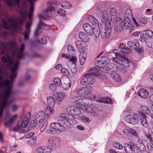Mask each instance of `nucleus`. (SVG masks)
I'll use <instances>...</instances> for the list:
<instances>
[{
    "label": "nucleus",
    "mask_w": 153,
    "mask_h": 153,
    "mask_svg": "<svg viewBox=\"0 0 153 153\" xmlns=\"http://www.w3.org/2000/svg\"><path fill=\"white\" fill-rule=\"evenodd\" d=\"M69 114L62 113L60 115L61 119L58 120L57 122H53L51 124L50 128L47 131V132L51 134H59L68 128L70 122L67 120L69 118Z\"/></svg>",
    "instance_id": "obj_1"
},
{
    "label": "nucleus",
    "mask_w": 153,
    "mask_h": 153,
    "mask_svg": "<svg viewBox=\"0 0 153 153\" xmlns=\"http://www.w3.org/2000/svg\"><path fill=\"white\" fill-rule=\"evenodd\" d=\"M102 19L105 20L102 29L101 30V35L102 39H108L111 36L112 25L109 19V15L106 10L102 12Z\"/></svg>",
    "instance_id": "obj_2"
},
{
    "label": "nucleus",
    "mask_w": 153,
    "mask_h": 153,
    "mask_svg": "<svg viewBox=\"0 0 153 153\" xmlns=\"http://www.w3.org/2000/svg\"><path fill=\"white\" fill-rule=\"evenodd\" d=\"M8 21L12 26V28L14 31H17L18 30H21V27L24 22V19L23 18H20L19 22L17 23L12 18H9L7 19Z\"/></svg>",
    "instance_id": "obj_3"
},
{
    "label": "nucleus",
    "mask_w": 153,
    "mask_h": 153,
    "mask_svg": "<svg viewBox=\"0 0 153 153\" xmlns=\"http://www.w3.org/2000/svg\"><path fill=\"white\" fill-rule=\"evenodd\" d=\"M138 118V114L134 113L126 115L125 117V120L127 123L136 125L139 123Z\"/></svg>",
    "instance_id": "obj_4"
},
{
    "label": "nucleus",
    "mask_w": 153,
    "mask_h": 153,
    "mask_svg": "<svg viewBox=\"0 0 153 153\" xmlns=\"http://www.w3.org/2000/svg\"><path fill=\"white\" fill-rule=\"evenodd\" d=\"M113 61L115 63L122 65L124 68H127L129 66L128 60L122 57H114L112 58Z\"/></svg>",
    "instance_id": "obj_5"
},
{
    "label": "nucleus",
    "mask_w": 153,
    "mask_h": 153,
    "mask_svg": "<svg viewBox=\"0 0 153 153\" xmlns=\"http://www.w3.org/2000/svg\"><path fill=\"white\" fill-rule=\"evenodd\" d=\"M95 65L103 73H107L108 72L109 68L108 67V65L104 64L102 62L100 61H96L95 63Z\"/></svg>",
    "instance_id": "obj_6"
},
{
    "label": "nucleus",
    "mask_w": 153,
    "mask_h": 153,
    "mask_svg": "<svg viewBox=\"0 0 153 153\" xmlns=\"http://www.w3.org/2000/svg\"><path fill=\"white\" fill-rule=\"evenodd\" d=\"M45 117V114L43 111L39 112L36 115L34 120L38 124H41L43 122Z\"/></svg>",
    "instance_id": "obj_7"
},
{
    "label": "nucleus",
    "mask_w": 153,
    "mask_h": 153,
    "mask_svg": "<svg viewBox=\"0 0 153 153\" xmlns=\"http://www.w3.org/2000/svg\"><path fill=\"white\" fill-rule=\"evenodd\" d=\"M59 140L57 137H51L48 140V146L52 148L55 147L59 145Z\"/></svg>",
    "instance_id": "obj_8"
},
{
    "label": "nucleus",
    "mask_w": 153,
    "mask_h": 153,
    "mask_svg": "<svg viewBox=\"0 0 153 153\" xmlns=\"http://www.w3.org/2000/svg\"><path fill=\"white\" fill-rule=\"evenodd\" d=\"M133 146L135 148L136 147L141 151H144L146 149L145 145L143 143L142 140L141 138H139L136 144H133Z\"/></svg>",
    "instance_id": "obj_9"
},
{
    "label": "nucleus",
    "mask_w": 153,
    "mask_h": 153,
    "mask_svg": "<svg viewBox=\"0 0 153 153\" xmlns=\"http://www.w3.org/2000/svg\"><path fill=\"white\" fill-rule=\"evenodd\" d=\"M92 91V88L91 86H87L79 89L78 92V94L80 96L83 94L87 95L90 94Z\"/></svg>",
    "instance_id": "obj_10"
},
{
    "label": "nucleus",
    "mask_w": 153,
    "mask_h": 153,
    "mask_svg": "<svg viewBox=\"0 0 153 153\" xmlns=\"http://www.w3.org/2000/svg\"><path fill=\"white\" fill-rule=\"evenodd\" d=\"M39 16L40 18L39 21H41L42 23V24H41V26L42 27L41 28L43 29L50 30L51 27L50 26L47 24H44L42 20V19H43L45 20H47V18H48V16L47 14H46L45 16L42 14H39Z\"/></svg>",
    "instance_id": "obj_11"
},
{
    "label": "nucleus",
    "mask_w": 153,
    "mask_h": 153,
    "mask_svg": "<svg viewBox=\"0 0 153 153\" xmlns=\"http://www.w3.org/2000/svg\"><path fill=\"white\" fill-rule=\"evenodd\" d=\"M75 44L77 48V50L81 53L84 52L85 47L84 43L80 41H77L75 42Z\"/></svg>",
    "instance_id": "obj_12"
},
{
    "label": "nucleus",
    "mask_w": 153,
    "mask_h": 153,
    "mask_svg": "<svg viewBox=\"0 0 153 153\" xmlns=\"http://www.w3.org/2000/svg\"><path fill=\"white\" fill-rule=\"evenodd\" d=\"M61 85L64 90H68L71 86V82L69 78L62 79Z\"/></svg>",
    "instance_id": "obj_13"
},
{
    "label": "nucleus",
    "mask_w": 153,
    "mask_h": 153,
    "mask_svg": "<svg viewBox=\"0 0 153 153\" xmlns=\"http://www.w3.org/2000/svg\"><path fill=\"white\" fill-rule=\"evenodd\" d=\"M83 27L84 30L89 35L92 36L93 34L94 31H93L94 27H92L89 24H84L83 25Z\"/></svg>",
    "instance_id": "obj_14"
},
{
    "label": "nucleus",
    "mask_w": 153,
    "mask_h": 153,
    "mask_svg": "<svg viewBox=\"0 0 153 153\" xmlns=\"http://www.w3.org/2000/svg\"><path fill=\"white\" fill-rule=\"evenodd\" d=\"M117 20H119L116 22L114 26V29L117 31H120L123 30V25L122 20L120 18H117Z\"/></svg>",
    "instance_id": "obj_15"
},
{
    "label": "nucleus",
    "mask_w": 153,
    "mask_h": 153,
    "mask_svg": "<svg viewBox=\"0 0 153 153\" xmlns=\"http://www.w3.org/2000/svg\"><path fill=\"white\" fill-rule=\"evenodd\" d=\"M6 4L11 8H14L15 6H18L20 0H4Z\"/></svg>",
    "instance_id": "obj_16"
},
{
    "label": "nucleus",
    "mask_w": 153,
    "mask_h": 153,
    "mask_svg": "<svg viewBox=\"0 0 153 153\" xmlns=\"http://www.w3.org/2000/svg\"><path fill=\"white\" fill-rule=\"evenodd\" d=\"M133 147L130 144L125 143L124 145V149L126 153H135V150Z\"/></svg>",
    "instance_id": "obj_17"
},
{
    "label": "nucleus",
    "mask_w": 153,
    "mask_h": 153,
    "mask_svg": "<svg viewBox=\"0 0 153 153\" xmlns=\"http://www.w3.org/2000/svg\"><path fill=\"white\" fill-rule=\"evenodd\" d=\"M88 19L92 24L94 27H98L99 24L98 21L94 16L92 15L89 16Z\"/></svg>",
    "instance_id": "obj_18"
},
{
    "label": "nucleus",
    "mask_w": 153,
    "mask_h": 153,
    "mask_svg": "<svg viewBox=\"0 0 153 153\" xmlns=\"http://www.w3.org/2000/svg\"><path fill=\"white\" fill-rule=\"evenodd\" d=\"M123 26L126 29L130 30L132 28L131 26L130 23V18H128V17H125V19H124L123 23Z\"/></svg>",
    "instance_id": "obj_19"
},
{
    "label": "nucleus",
    "mask_w": 153,
    "mask_h": 153,
    "mask_svg": "<svg viewBox=\"0 0 153 153\" xmlns=\"http://www.w3.org/2000/svg\"><path fill=\"white\" fill-rule=\"evenodd\" d=\"M42 23L41 21H39L38 26L36 30L34 33V36L35 37H37L41 35V33H42V31L41 30V24Z\"/></svg>",
    "instance_id": "obj_20"
},
{
    "label": "nucleus",
    "mask_w": 153,
    "mask_h": 153,
    "mask_svg": "<svg viewBox=\"0 0 153 153\" xmlns=\"http://www.w3.org/2000/svg\"><path fill=\"white\" fill-rule=\"evenodd\" d=\"M86 99H85L80 98L77 100L75 102L76 103L79 105L80 107L82 106V108H83L84 106L87 105L86 103Z\"/></svg>",
    "instance_id": "obj_21"
},
{
    "label": "nucleus",
    "mask_w": 153,
    "mask_h": 153,
    "mask_svg": "<svg viewBox=\"0 0 153 153\" xmlns=\"http://www.w3.org/2000/svg\"><path fill=\"white\" fill-rule=\"evenodd\" d=\"M79 38L82 41L87 42L89 40V38L88 35L85 32H81L79 34Z\"/></svg>",
    "instance_id": "obj_22"
},
{
    "label": "nucleus",
    "mask_w": 153,
    "mask_h": 153,
    "mask_svg": "<svg viewBox=\"0 0 153 153\" xmlns=\"http://www.w3.org/2000/svg\"><path fill=\"white\" fill-rule=\"evenodd\" d=\"M98 69L95 67L90 68L88 71V74L91 75L98 76L99 74L98 73Z\"/></svg>",
    "instance_id": "obj_23"
},
{
    "label": "nucleus",
    "mask_w": 153,
    "mask_h": 153,
    "mask_svg": "<svg viewBox=\"0 0 153 153\" xmlns=\"http://www.w3.org/2000/svg\"><path fill=\"white\" fill-rule=\"evenodd\" d=\"M31 114L30 112H28L25 115L23 120L22 121L24 124L25 126H27V124L30 120Z\"/></svg>",
    "instance_id": "obj_24"
},
{
    "label": "nucleus",
    "mask_w": 153,
    "mask_h": 153,
    "mask_svg": "<svg viewBox=\"0 0 153 153\" xmlns=\"http://www.w3.org/2000/svg\"><path fill=\"white\" fill-rule=\"evenodd\" d=\"M18 117V115L16 114L14 115L9 120V121L6 122L5 125L6 126H10L13 124L15 120H16Z\"/></svg>",
    "instance_id": "obj_25"
},
{
    "label": "nucleus",
    "mask_w": 153,
    "mask_h": 153,
    "mask_svg": "<svg viewBox=\"0 0 153 153\" xmlns=\"http://www.w3.org/2000/svg\"><path fill=\"white\" fill-rule=\"evenodd\" d=\"M18 117V115L16 114L14 115L9 120V121L6 122L5 125L6 126H10L13 124L15 120H16Z\"/></svg>",
    "instance_id": "obj_26"
},
{
    "label": "nucleus",
    "mask_w": 153,
    "mask_h": 153,
    "mask_svg": "<svg viewBox=\"0 0 153 153\" xmlns=\"http://www.w3.org/2000/svg\"><path fill=\"white\" fill-rule=\"evenodd\" d=\"M67 94L62 92H58L56 93V100L59 102H61L66 96Z\"/></svg>",
    "instance_id": "obj_27"
},
{
    "label": "nucleus",
    "mask_w": 153,
    "mask_h": 153,
    "mask_svg": "<svg viewBox=\"0 0 153 153\" xmlns=\"http://www.w3.org/2000/svg\"><path fill=\"white\" fill-rule=\"evenodd\" d=\"M83 108L86 112L91 113L92 116L96 115V113L94 111V109L86 105L84 106Z\"/></svg>",
    "instance_id": "obj_28"
},
{
    "label": "nucleus",
    "mask_w": 153,
    "mask_h": 153,
    "mask_svg": "<svg viewBox=\"0 0 153 153\" xmlns=\"http://www.w3.org/2000/svg\"><path fill=\"white\" fill-rule=\"evenodd\" d=\"M86 76L87 80H88V85H91L93 84L95 81V79L92 76L88 73L86 74Z\"/></svg>",
    "instance_id": "obj_29"
},
{
    "label": "nucleus",
    "mask_w": 153,
    "mask_h": 153,
    "mask_svg": "<svg viewBox=\"0 0 153 153\" xmlns=\"http://www.w3.org/2000/svg\"><path fill=\"white\" fill-rule=\"evenodd\" d=\"M104 10H106L107 12V13L109 15L108 13H107V11L106 10H104L103 11V12ZM117 12L116 11V10L114 8H112L110 10V17H109V19H110V20L111 21H111L112 19H114V17L115 16Z\"/></svg>",
    "instance_id": "obj_30"
},
{
    "label": "nucleus",
    "mask_w": 153,
    "mask_h": 153,
    "mask_svg": "<svg viewBox=\"0 0 153 153\" xmlns=\"http://www.w3.org/2000/svg\"><path fill=\"white\" fill-rule=\"evenodd\" d=\"M45 111L47 117H50L51 115L53 114L55 112L53 109L49 107H47L45 108Z\"/></svg>",
    "instance_id": "obj_31"
},
{
    "label": "nucleus",
    "mask_w": 153,
    "mask_h": 153,
    "mask_svg": "<svg viewBox=\"0 0 153 153\" xmlns=\"http://www.w3.org/2000/svg\"><path fill=\"white\" fill-rule=\"evenodd\" d=\"M47 102L49 106L53 107L55 104V101L54 99L52 97L49 96L47 97Z\"/></svg>",
    "instance_id": "obj_32"
},
{
    "label": "nucleus",
    "mask_w": 153,
    "mask_h": 153,
    "mask_svg": "<svg viewBox=\"0 0 153 153\" xmlns=\"http://www.w3.org/2000/svg\"><path fill=\"white\" fill-rule=\"evenodd\" d=\"M111 76L113 79L117 82H120L121 81L120 77L118 74L114 72H111Z\"/></svg>",
    "instance_id": "obj_33"
},
{
    "label": "nucleus",
    "mask_w": 153,
    "mask_h": 153,
    "mask_svg": "<svg viewBox=\"0 0 153 153\" xmlns=\"http://www.w3.org/2000/svg\"><path fill=\"white\" fill-rule=\"evenodd\" d=\"M24 123L22 122L21 120H19L17 123L16 125L13 128V130L14 131H18L20 130L22 126L25 127Z\"/></svg>",
    "instance_id": "obj_34"
},
{
    "label": "nucleus",
    "mask_w": 153,
    "mask_h": 153,
    "mask_svg": "<svg viewBox=\"0 0 153 153\" xmlns=\"http://www.w3.org/2000/svg\"><path fill=\"white\" fill-rule=\"evenodd\" d=\"M87 55L86 53H80L79 56V62L81 65H83L85 62Z\"/></svg>",
    "instance_id": "obj_35"
},
{
    "label": "nucleus",
    "mask_w": 153,
    "mask_h": 153,
    "mask_svg": "<svg viewBox=\"0 0 153 153\" xmlns=\"http://www.w3.org/2000/svg\"><path fill=\"white\" fill-rule=\"evenodd\" d=\"M26 1H28L31 4V6L30 7V12L29 13V18L30 19H31L32 16L33 15V11L34 10V6L33 3V1H36V0H26Z\"/></svg>",
    "instance_id": "obj_36"
},
{
    "label": "nucleus",
    "mask_w": 153,
    "mask_h": 153,
    "mask_svg": "<svg viewBox=\"0 0 153 153\" xmlns=\"http://www.w3.org/2000/svg\"><path fill=\"white\" fill-rule=\"evenodd\" d=\"M119 47L120 48L124 49V50H123L120 51V52L123 53H124L125 52L128 53H130L131 52V49L129 48H125V45L123 43H121L119 46Z\"/></svg>",
    "instance_id": "obj_37"
},
{
    "label": "nucleus",
    "mask_w": 153,
    "mask_h": 153,
    "mask_svg": "<svg viewBox=\"0 0 153 153\" xmlns=\"http://www.w3.org/2000/svg\"><path fill=\"white\" fill-rule=\"evenodd\" d=\"M146 43L148 47L153 48V38L148 37L146 39Z\"/></svg>",
    "instance_id": "obj_38"
},
{
    "label": "nucleus",
    "mask_w": 153,
    "mask_h": 153,
    "mask_svg": "<svg viewBox=\"0 0 153 153\" xmlns=\"http://www.w3.org/2000/svg\"><path fill=\"white\" fill-rule=\"evenodd\" d=\"M88 80L87 79L86 74H85L83 77L80 80V83L82 85H88Z\"/></svg>",
    "instance_id": "obj_39"
},
{
    "label": "nucleus",
    "mask_w": 153,
    "mask_h": 153,
    "mask_svg": "<svg viewBox=\"0 0 153 153\" xmlns=\"http://www.w3.org/2000/svg\"><path fill=\"white\" fill-rule=\"evenodd\" d=\"M53 82L56 85L59 86L62 84V80L58 77H56L53 79Z\"/></svg>",
    "instance_id": "obj_40"
},
{
    "label": "nucleus",
    "mask_w": 153,
    "mask_h": 153,
    "mask_svg": "<svg viewBox=\"0 0 153 153\" xmlns=\"http://www.w3.org/2000/svg\"><path fill=\"white\" fill-rule=\"evenodd\" d=\"M73 110L72 115H79L81 114L80 110L79 108L74 106Z\"/></svg>",
    "instance_id": "obj_41"
},
{
    "label": "nucleus",
    "mask_w": 153,
    "mask_h": 153,
    "mask_svg": "<svg viewBox=\"0 0 153 153\" xmlns=\"http://www.w3.org/2000/svg\"><path fill=\"white\" fill-rule=\"evenodd\" d=\"M61 7L64 9H68L71 8L72 5L70 3L65 1L61 4Z\"/></svg>",
    "instance_id": "obj_42"
},
{
    "label": "nucleus",
    "mask_w": 153,
    "mask_h": 153,
    "mask_svg": "<svg viewBox=\"0 0 153 153\" xmlns=\"http://www.w3.org/2000/svg\"><path fill=\"white\" fill-rule=\"evenodd\" d=\"M151 131V128H148V132L149 134H146V136L147 138V139L148 140H149V141L151 143L153 141V137H152V134H151L149 133L150 131Z\"/></svg>",
    "instance_id": "obj_43"
},
{
    "label": "nucleus",
    "mask_w": 153,
    "mask_h": 153,
    "mask_svg": "<svg viewBox=\"0 0 153 153\" xmlns=\"http://www.w3.org/2000/svg\"><path fill=\"white\" fill-rule=\"evenodd\" d=\"M101 60H97V61L102 62V63L106 65H107V64H108L110 62V59L107 56H103V58H101Z\"/></svg>",
    "instance_id": "obj_44"
},
{
    "label": "nucleus",
    "mask_w": 153,
    "mask_h": 153,
    "mask_svg": "<svg viewBox=\"0 0 153 153\" xmlns=\"http://www.w3.org/2000/svg\"><path fill=\"white\" fill-rule=\"evenodd\" d=\"M127 45L130 47H132L133 46H137L139 45L138 42H135L132 41H128L127 42Z\"/></svg>",
    "instance_id": "obj_45"
},
{
    "label": "nucleus",
    "mask_w": 153,
    "mask_h": 153,
    "mask_svg": "<svg viewBox=\"0 0 153 153\" xmlns=\"http://www.w3.org/2000/svg\"><path fill=\"white\" fill-rule=\"evenodd\" d=\"M143 94H142V97L144 98H146L149 94V93L147 90L144 88H142Z\"/></svg>",
    "instance_id": "obj_46"
},
{
    "label": "nucleus",
    "mask_w": 153,
    "mask_h": 153,
    "mask_svg": "<svg viewBox=\"0 0 153 153\" xmlns=\"http://www.w3.org/2000/svg\"><path fill=\"white\" fill-rule=\"evenodd\" d=\"M141 123L144 127L147 128L148 127L149 123L146 118H142L141 119Z\"/></svg>",
    "instance_id": "obj_47"
},
{
    "label": "nucleus",
    "mask_w": 153,
    "mask_h": 153,
    "mask_svg": "<svg viewBox=\"0 0 153 153\" xmlns=\"http://www.w3.org/2000/svg\"><path fill=\"white\" fill-rule=\"evenodd\" d=\"M131 10L129 9H126L124 13L123 19H125V17L130 18L129 17L131 16Z\"/></svg>",
    "instance_id": "obj_48"
},
{
    "label": "nucleus",
    "mask_w": 153,
    "mask_h": 153,
    "mask_svg": "<svg viewBox=\"0 0 153 153\" xmlns=\"http://www.w3.org/2000/svg\"><path fill=\"white\" fill-rule=\"evenodd\" d=\"M69 69L72 73L75 74L77 71V68L75 64L72 65Z\"/></svg>",
    "instance_id": "obj_49"
},
{
    "label": "nucleus",
    "mask_w": 153,
    "mask_h": 153,
    "mask_svg": "<svg viewBox=\"0 0 153 153\" xmlns=\"http://www.w3.org/2000/svg\"><path fill=\"white\" fill-rule=\"evenodd\" d=\"M57 14L59 16H64L66 15L65 11L62 8L59 9L57 12Z\"/></svg>",
    "instance_id": "obj_50"
},
{
    "label": "nucleus",
    "mask_w": 153,
    "mask_h": 153,
    "mask_svg": "<svg viewBox=\"0 0 153 153\" xmlns=\"http://www.w3.org/2000/svg\"><path fill=\"white\" fill-rule=\"evenodd\" d=\"M113 146L116 149L121 150L123 148V146L120 143H115L113 144Z\"/></svg>",
    "instance_id": "obj_51"
},
{
    "label": "nucleus",
    "mask_w": 153,
    "mask_h": 153,
    "mask_svg": "<svg viewBox=\"0 0 153 153\" xmlns=\"http://www.w3.org/2000/svg\"><path fill=\"white\" fill-rule=\"evenodd\" d=\"M52 147L51 146H46L44 147V153H49L52 151Z\"/></svg>",
    "instance_id": "obj_52"
},
{
    "label": "nucleus",
    "mask_w": 153,
    "mask_h": 153,
    "mask_svg": "<svg viewBox=\"0 0 153 153\" xmlns=\"http://www.w3.org/2000/svg\"><path fill=\"white\" fill-rule=\"evenodd\" d=\"M73 106H71L68 107L66 109V111L68 113V114H70V115H71V114L72 115L73 113L72 111H73Z\"/></svg>",
    "instance_id": "obj_53"
},
{
    "label": "nucleus",
    "mask_w": 153,
    "mask_h": 153,
    "mask_svg": "<svg viewBox=\"0 0 153 153\" xmlns=\"http://www.w3.org/2000/svg\"><path fill=\"white\" fill-rule=\"evenodd\" d=\"M110 66L111 68H109V70L111 69V72H115V71H117L118 67L116 64H111Z\"/></svg>",
    "instance_id": "obj_54"
},
{
    "label": "nucleus",
    "mask_w": 153,
    "mask_h": 153,
    "mask_svg": "<svg viewBox=\"0 0 153 153\" xmlns=\"http://www.w3.org/2000/svg\"><path fill=\"white\" fill-rule=\"evenodd\" d=\"M129 131L130 133V135H131L130 134H131L134 135L135 137H138V136L137 131L135 130L132 128H130Z\"/></svg>",
    "instance_id": "obj_55"
},
{
    "label": "nucleus",
    "mask_w": 153,
    "mask_h": 153,
    "mask_svg": "<svg viewBox=\"0 0 153 153\" xmlns=\"http://www.w3.org/2000/svg\"><path fill=\"white\" fill-rule=\"evenodd\" d=\"M148 39V38H146V36H145L144 33L141 34L140 36V39L141 42H146V39Z\"/></svg>",
    "instance_id": "obj_56"
},
{
    "label": "nucleus",
    "mask_w": 153,
    "mask_h": 153,
    "mask_svg": "<svg viewBox=\"0 0 153 153\" xmlns=\"http://www.w3.org/2000/svg\"><path fill=\"white\" fill-rule=\"evenodd\" d=\"M5 72V68H3V67H0V80L2 79V74Z\"/></svg>",
    "instance_id": "obj_57"
},
{
    "label": "nucleus",
    "mask_w": 153,
    "mask_h": 153,
    "mask_svg": "<svg viewBox=\"0 0 153 153\" xmlns=\"http://www.w3.org/2000/svg\"><path fill=\"white\" fill-rule=\"evenodd\" d=\"M1 22L3 24V27L6 29H8L10 27V26H8L7 25V23L4 19H2Z\"/></svg>",
    "instance_id": "obj_58"
},
{
    "label": "nucleus",
    "mask_w": 153,
    "mask_h": 153,
    "mask_svg": "<svg viewBox=\"0 0 153 153\" xmlns=\"http://www.w3.org/2000/svg\"><path fill=\"white\" fill-rule=\"evenodd\" d=\"M138 21L140 24H143L144 25L146 24L147 22L146 18H141L138 19Z\"/></svg>",
    "instance_id": "obj_59"
},
{
    "label": "nucleus",
    "mask_w": 153,
    "mask_h": 153,
    "mask_svg": "<svg viewBox=\"0 0 153 153\" xmlns=\"http://www.w3.org/2000/svg\"><path fill=\"white\" fill-rule=\"evenodd\" d=\"M48 124V122L47 121H44L42 124L40 128V131L41 132L44 131L45 128L46 127Z\"/></svg>",
    "instance_id": "obj_60"
},
{
    "label": "nucleus",
    "mask_w": 153,
    "mask_h": 153,
    "mask_svg": "<svg viewBox=\"0 0 153 153\" xmlns=\"http://www.w3.org/2000/svg\"><path fill=\"white\" fill-rule=\"evenodd\" d=\"M20 15L23 17H26L27 15V12L26 10H22L20 11Z\"/></svg>",
    "instance_id": "obj_61"
},
{
    "label": "nucleus",
    "mask_w": 153,
    "mask_h": 153,
    "mask_svg": "<svg viewBox=\"0 0 153 153\" xmlns=\"http://www.w3.org/2000/svg\"><path fill=\"white\" fill-rule=\"evenodd\" d=\"M49 88L50 90L55 91L56 89V86L54 84L51 83L49 85Z\"/></svg>",
    "instance_id": "obj_62"
},
{
    "label": "nucleus",
    "mask_w": 153,
    "mask_h": 153,
    "mask_svg": "<svg viewBox=\"0 0 153 153\" xmlns=\"http://www.w3.org/2000/svg\"><path fill=\"white\" fill-rule=\"evenodd\" d=\"M105 103L106 104H111L112 101L111 98L108 97H105Z\"/></svg>",
    "instance_id": "obj_63"
},
{
    "label": "nucleus",
    "mask_w": 153,
    "mask_h": 153,
    "mask_svg": "<svg viewBox=\"0 0 153 153\" xmlns=\"http://www.w3.org/2000/svg\"><path fill=\"white\" fill-rule=\"evenodd\" d=\"M145 34L149 37H152L153 36V32L151 30H147L146 31Z\"/></svg>",
    "instance_id": "obj_64"
}]
</instances>
